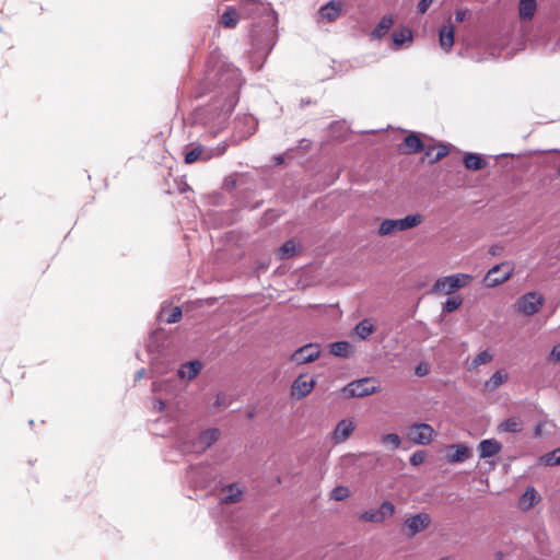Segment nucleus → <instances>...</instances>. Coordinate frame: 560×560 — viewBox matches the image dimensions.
Returning <instances> with one entry per match:
<instances>
[{"instance_id":"obj_1","label":"nucleus","mask_w":560,"mask_h":560,"mask_svg":"<svg viewBox=\"0 0 560 560\" xmlns=\"http://www.w3.org/2000/svg\"><path fill=\"white\" fill-rule=\"evenodd\" d=\"M244 83L245 78L241 69L232 62L225 60L208 62L203 79L195 86L194 96L200 98L210 92L213 95L207 104L192 110V122L201 125L211 135L223 130L240 102Z\"/></svg>"},{"instance_id":"obj_2","label":"nucleus","mask_w":560,"mask_h":560,"mask_svg":"<svg viewBox=\"0 0 560 560\" xmlns=\"http://www.w3.org/2000/svg\"><path fill=\"white\" fill-rule=\"evenodd\" d=\"M272 164H266L254 170V172H234L223 179V188L235 197L233 207L228 210H211L208 212V219L214 229L232 225L241 219V210L244 208H258L260 202L252 205L249 196L255 184L256 177L260 179L264 187L277 189L276 196L280 191L278 188L280 179V153L271 158Z\"/></svg>"},{"instance_id":"obj_3","label":"nucleus","mask_w":560,"mask_h":560,"mask_svg":"<svg viewBox=\"0 0 560 560\" xmlns=\"http://www.w3.org/2000/svg\"><path fill=\"white\" fill-rule=\"evenodd\" d=\"M238 7L242 18L253 21L249 24V62L254 71H260L278 40V12L270 2L262 0H240Z\"/></svg>"},{"instance_id":"obj_4","label":"nucleus","mask_w":560,"mask_h":560,"mask_svg":"<svg viewBox=\"0 0 560 560\" xmlns=\"http://www.w3.org/2000/svg\"><path fill=\"white\" fill-rule=\"evenodd\" d=\"M185 478L189 483V490H247L238 481L224 483L217 467L209 462L190 464Z\"/></svg>"},{"instance_id":"obj_5","label":"nucleus","mask_w":560,"mask_h":560,"mask_svg":"<svg viewBox=\"0 0 560 560\" xmlns=\"http://www.w3.org/2000/svg\"><path fill=\"white\" fill-rule=\"evenodd\" d=\"M145 350L150 355L151 364L158 370L159 374L165 375L174 370L175 360L171 354L168 343L153 330L149 332Z\"/></svg>"},{"instance_id":"obj_6","label":"nucleus","mask_w":560,"mask_h":560,"mask_svg":"<svg viewBox=\"0 0 560 560\" xmlns=\"http://www.w3.org/2000/svg\"><path fill=\"white\" fill-rule=\"evenodd\" d=\"M228 150V141H221L217 147H207L199 142L192 141L187 143L182 151L185 164L196 162H207L213 158L222 156Z\"/></svg>"},{"instance_id":"obj_7","label":"nucleus","mask_w":560,"mask_h":560,"mask_svg":"<svg viewBox=\"0 0 560 560\" xmlns=\"http://www.w3.org/2000/svg\"><path fill=\"white\" fill-rule=\"evenodd\" d=\"M247 526L245 523L231 524L232 540L234 546L247 548L249 552L256 555V560H278L277 548H255L250 545L247 537Z\"/></svg>"},{"instance_id":"obj_8","label":"nucleus","mask_w":560,"mask_h":560,"mask_svg":"<svg viewBox=\"0 0 560 560\" xmlns=\"http://www.w3.org/2000/svg\"><path fill=\"white\" fill-rule=\"evenodd\" d=\"M257 128L258 120L253 114L238 113L233 120V131L230 138L225 139L228 141V147L230 144H238L242 141L247 140L257 131Z\"/></svg>"},{"instance_id":"obj_9","label":"nucleus","mask_w":560,"mask_h":560,"mask_svg":"<svg viewBox=\"0 0 560 560\" xmlns=\"http://www.w3.org/2000/svg\"><path fill=\"white\" fill-rule=\"evenodd\" d=\"M221 438V431L218 427H208L197 432V434L186 442V446L190 453L197 456L203 455L211 448Z\"/></svg>"},{"instance_id":"obj_10","label":"nucleus","mask_w":560,"mask_h":560,"mask_svg":"<svg viewBox=\"0 0 560 560\" xmlns=\"http://www.w3.org/2000/svg\"><path fill=\"white\" fill-rule=\"evenodd\" d=\"M471 276L467 273H456L439 278L432 285L431 293L452 294L456 290L464 288L470 280Z\"/></svg>"},{"instance_id":"obj_11","label":"nucleus","mask_w":560,"mask_h":560,"mask_svg":"<svg viewBox=\"0 0 560 560\" xmlns=\"http://www.w3.org/2000/svg\"><path fill=\"white\" fill-rule=\"evenodd\" d=\"M422 222V215L419 213L409 214L402 219H386L378 229L380 235H390L396 231H406L418 226Z\"/></svg>"},{"instance_id":"obj_12","label":"nucleus","mask_w":560,"mask_h":560,"mask_svg":"<svg viewBox=\"0 0 560 560\" xmlns=\"http://www.w3.org/2000/svg\"><path fill=\"white\" fill-rule=\"evenodd\" d=\"M380 392L377 380L364 377L349 383L342 388L346 397H365Z\"/></svg>"},{"instance_id":"obj_13","label":"nucleus","mask_w":560,"mask_h":560,"mask_svg":"<svg viewBox=\"0 0 560 560\" xmlns=\"http://www.w3.org/2000/svg\"><path fill=\"white\" fill-rule=\"evenodd\" d=\"M512 275L513 267L510 262L504 261L489 269L483 279V283L488 288H493L508 281Z\"/></svg>"},{"instance_id":"obj_14","label":"nucleus","mask_w":560,"mask_h":560,"mask_svg":"<svg viewBox=\"0 0 560 560\" xmlns=\"http://www.w3.org/2000/svg\"><path fill=\"white\" fill-rule=\"evenodd\" d=\"M205 364L201 359L195 358L183 362L175 372L178 382L187 386L188 382L197 377L203 370Z\"/></svg>"},{"instance_id":"obj_15","label":"nucleus","mask_w":560,"mask_h":560,"mask_svg":"<svg viewBox=\"0 0 560 560\" xmlns=\"http://www.w3.org/2000/svg\"><path fill=\"white\" fill-rule=\"evenodd\" d=\"M395 512V506L388 501H384L377 509H371L360 514L362 522L382 523Z\"/></svg>"},{"instance_id":"obj_16","label":"nucleus","mask_w":560,"mask_h":560,"mask_svg":"<svg viewBox=\"0 0 560 560\" xmlns=\"http://www.w3.org/2000/svg\"><path fill=\"white\" fill-rule=\"evenodd\" d=\"M544 298L537 292H529L524 294L517 301V310L524 315H534L541 308Z\"/></svg>"},{"instance_id":"obj_17","label":"nucleus","mask_w":560,"mask_h":560,"mask_svg":"<svg viewBox=\"0 0 560 560\" xmlns=\"http://www.w3.org/2000/svg\"><path fill=\"white\" fill-rule=\"evenodd\" d=\"M434 430L428 423H415L408 429V438L418 445H427L433 439Z\"/></svg>"},{"instance_id":"obj_18","label":"nucleus","mask_w":560,"mask_h":560,"mask_svg":"<svg viewBox=\"0 0 560 560\" xmlns=\"http://www.w3.org/2000/svg\"><path fill=\"white\" fill-rule=\"evenodd\" d=\"M431 523V517L428 513H418L411 516L406 517L404 521V526L406 528V535L408 537H413L420 532L424 530Z\"/></svg>"},{"instance_id":"obj_19","label":"nucleus","mask_w":560,"mask_h":560,"mask_svg":"<svg viewBox=\"0 0 560 560\" xmlns=\"http://www.w3.org/2000/svg\"><path fill=\"white\" fill-rule=\"evenodd\" d=\"M319 354V346L316 343H308L294 351L291 355V360L296 364H304L315 361Z\"/></svg>"},{"instance_id":"obj_20","label":"nucleus","mask_w":560,"mask_h":560,"mask_svg":"<svg viewBox=\"0 0 560 560\" xmlns=\"http://www.w3.org/2000/svg\"><path fill=\"white\" fill-rule=\"evenodd\" d=\"M242 19L241 9L235 5H226L220 15L221 25L228 30H234Z\"/></svg>"},{"instance_id":"obj_21","label":"nucleus","mask_w":560,"mask_h":560,"mask_svg":"<svg viewBox=\"0 0 560 560\" xmlns=\"http://www.w3.org/2000/svg\"><path fill=\"white\" fill-rule=\"evenodd\" d=\"M315 380L306 375H300L292 385V396L298 399L308 395L315 386Z\"/></svg>"},{"instance_id":"obj_22","label":"nucleus","mask_w":560,"mask_h":560,"mask_svg":"<svg viewBox=\"0 0 560 560\" xmlns=\"http://www.w3.org/2000/svg\"><path fill=\"white\" fill-rule=\"evenodd\" d=\"M470 457V450L464 444H452L446 447L448 463H464Z\"/></svg>"},{"instance_id":"obj_23","label":"nucleus","mask_w":560,"mask_h":560,"mask_svg":"<svg viewBox=\"0 0 560 560\" xmlns=\"http://www.w3.org/2000/svg\"><path fill=\"white\" fill-rule=\"evenodd\" d=\"M342 7L341 0H331L319 9L318 14L323 20L334 22L341 14Z\"/></svg>"},{"instance_id":"obj_24","label":"nucleus","mask_w":560,"mask_h":560,"mask_svg":"<svg viewBox=\"0 0 560 560\" xmlns=\"http://www.w3.org/2000/svg\"><path fill=\"white\" fill-rule=\"evenodd\" d=\"M354 423L350 419L339 421L334 430L332 440L336 444L345 442L353 432Z\"/></svg>"},{"instance_id":"obj_25","label":"nucleus","mask_w":560,"mask_h":560,"mask_svg":"<svg viewBox=\"0 0 560 560\" xmlns=\"http://www.w3.org/2000/svg\"><path fill=\"white\" fill-rule=\"evenodd\" d=\"M502 450V444L495 439L482 440L478 445L480 458H488L495 456Z\"/></svg>"},{"instance_id":"obj_26","label":"nucleus","mask_w":560,"mask_h":560,"mask_svg":"<svg viewBox=\"0 0 560 560\" xmlns=\"http://www.w3.org/2000/svg\"><path fill=\"white\" fill-rule=\"evenodd\" d=\"M440 46L448 52L454 45V26L443 25L439 31Z\"/></svg>"},{"instance_id":"obj_27","label":"nucleus","mask_w":560,"mask_h":560,"mask_svg":"<svg viewBox=\"0 0 560 560\" xmlns=\"http://www.w3.org/2000/svg\"><path fill=\"white\" fill-rule=\"evenodd\" d=\"M404 145L406 147V150H400L406 154L418 153L424 150L422 140L416 133L407 136L404 140Z\"/></svg>"},{"instance_id":"obj_28","label":"nucleus","mask_w":560,"mask_h":560,"mask_svg":"<svg viewBox=\"0 0 560 560\" xmlns=\"http://www.w3.org/2000/svg\"><path fill=\"white\" fill-rule=\"evenodd\" d=\"M464 165L467 170L479 171L487 165V161L477 153H466L464 156Z\"/></svg>"},{"instance_id":"obj_29","label":"nucleus","mask_w":560,"mask_h":560,"mask_svg":"<svg viewBox=\"0 0 560 560\" xmlns=\"http://www.w3.org/2000/svg\"><path fill=\"white\" fill-rule=\"evenodd\" d=\"M536 10V0H520L518 14L522 20H532Z\"/></svg>"},{"instance_id":"obj_30","label":"nucleus","mask_w":560,"mask_h":560,"mask_svg":"<svg viewBox=\"0 0 560 560\" xmlns=\"http://www.w3.org/2000/svg\"><path fill=\"white\" fill-rule=\"evenodd\" d=\"M394 19L392 15H385L381 19L376 27L372 31L371 36L373 38H382L393 26Z\"/></svg>"},{"instance_id":"obj_31","label":"nucleus","mask_w":560,"mask_h":560,"mask_svg":"<svg viewBox=\"0 0 560 560\" xmlns=\"http://www.w3.org/2000/svg\"><path fill=\"white\" fill-rule=\"evenodd\" d=\"M280 217V212L275 208H268L264 211L259 220V229L265 230L275 224Z\"/></svg>"},{"instance_id":"obj_32","label":"nucleus","mask_w":560,"mask_h":560,"mask_svg":"<svg viewBox=\"0 0 560 560\" xmlns=\"http://www.w3.org/2000/svg\"><path fill=\"white\" fill-rule=\"evenodd\" d=\"M523 429V423L518 418H509L498 427L500 432L518 433Z\"/></svg>"},{"instance_id":"obj_33","label":"nucleus","mask_w":560,"mask_h":560,"mask_svg":"<svg viewBox=\"0 0 560 560\" xmlns=\"http://www.w3.org/2000/svg\"><path fill=\"white\" fill-rule=\"evenodd\" d=\"M540 501L539 492H523L518 500V506L521 510L526 511L534 506V504Z\"/></svg>"},{"instance_id":"obj_34","label":"nucleus","mask_w":560,"mask_h":560,"mask_svg":"<svg viewBox=\"0 0 560 560\" xmlns=\"http://www.w3.org/2000/svg\"><path fill=\"white\" fill-rule=\"evenodd\" d=\"M354 331L360 339L364 340L374 331V326L370 319L365 318L355 326Z\"/></svg>"},{"instance_id":"obj_35","label":"nucleus","mask_w":560,"mask_h":560,"mask_svg":"<svg viewBox=\"0 0 560 560\" xmlns=\"http://www.w3.org/2000/svg\"><path fill=\"white\" fill-rule=\"evenodd\" d=\"M232 399L225 393H218L214 397V401L212 404L213 411H221L231 406Z\"/></svg>"},{"instance_id":"obj_36","label":"nucleus","mask_w":560,"mask_h":560,"mask_svg":"<svg viewBox=\"0 0 560 560\" xmlns=\"http://www.w3.org/2000/svg\"><path fill=\"white\" fill-rule=\"evenodd\" d=\"M508 380V374L502 373L501 371H497L492 374V376L486 382V387L490 390H494L500 387Z\"/></svg>"},{"instance_id":"obj_37","label":"nucleus","mask_w":560,"mask_h":560,"mask_svg":"<svg viewBox=\"0 0 560 560\" xmlns=\"http://www.w3.org/2000/svg\"><path fill=\"white\" fill-rule=\"evenodd\" d=\"M539 463L545 466L560 465V447L542 455L539 458Z\"/></svg>"},{"instance_id":"obj_38","label":"nucleus","mask_w":560,"mask_h":560,"mask_svg":"<svg viewBox=\"0 0 560 560\" xmlns=\"http://www.w3.org/2000/svg\"><path fill=\"white\" fill-rule=\"evenodd\" d=\"M350 345L347 341H337L330 345V352L337 357H348Z\"/></svg>"},{"instance_id":"obj_39","label":"nucleus","mask_w":560,"mask_h":560,"mask_svg":"<svg viewBox=\"0 0 560 560\" xmlns=\"http://www.w3.org/2000/svg\"><path fill=\"white\" fill-rule=\"evenodd\" d=\"M393 43L396 47H400L406 40H410L412 38L411 32L409 30L395 31L392 34Z\"/></svg>"},{"instance_id":"obj_40","label":"nucleus","mask_w":560,"mask_h":560,"mask_svg":"<svg viewBox=\"0 0 560 560\" xmlns=\"http://www.w3.org/2000/svg\"><path fill=\"white\" fill-rule=\"evenodd\" d=\"M225 242L236 247H241L245 243V237L243 234H237L232 230L225 233Z\"/></svg>"},{"instance_id":"obj_41","label":"nucleus","mask_w":560,"mask_h":560,"mask_svg":"<svg viewBox=\"0 0 560 560\" xmlns=\"http://www.w3.org/2000/svg\"><path fill=\"white\" fill-rule=\"evenodd\" d=\"M463 303V299L457 296H452L446 300V302L443 304V312L445 313H452L456 311Z\"/></svg>"},{"instance_id":"obj_42","label":"nucleus","mask_w":560,"mask_h":560,"mask_svg":"<svg viewBox=\"0 0 560 560\" xmlns=\"http://www.w3.org/2000/svg\"><path fill=\"white\" fill-rule=\"evenodd\" d=\"M184 313L182 306H175L170 311V313L166 316L165 322L167 324H177L183 319Z\"/></svg>"},{"instance_id":"obj_43","label":"nucleus","mask_w":560,"mask_h":560,"mask_svg":"<svg viewBox=\"0 0 560 560\" xmlns=\"http://www.w3.org/2000/svg\"><path fill=\"white\" fill-rule=\"evenodd\" d=\"M298 253V244L293 241H287L282 244V258H288Z\"/></svg>"},{"instance_id":"obj_44","label":"nucleus","mask_w":560,"mask_h":560,"mask_svg":"<svg viewBox=\"0 0 560 560\" xmlns=\"http://www.w3.org/2000/svg\"><path fill=\"white\" fill-rule=\"evenodd\" d=\"M492 360V355L487 351L479 352L472 360L471 365L477 368L482 364H487Z\"/></svg>"},{"instance_id":"obj_45","label":"nucleus","mask_w":560,"mask_h":560,"mask_svg":"<svg viewBox=\"0 0 560 560\" xmlns=\"http://www.w3.org/2000/svg\"><path fill=\"white\" fill-rule=\"evenodd\" d=\"M383 444H389L393 450H396L400 446V438L396 433H388L382 438Z\"/></svg>"},{"instance_id":"obj_46","label":"nucleus","mask_w":560,"mask_h":560,"mask_svg":"<svg viewBox=\"0 0 560 560\" xmlns=\"http://www.w3.org/2000/svg\"><path fill=\"white\" fill-rule=\"evenodd\" d=\"M448 154V148L444 144H439L435 147L434 156L431 158L430 163H436L441 159L445 158Z\"/></svg>"},{"instance_id":"obj_47","label":"nucleus","mask_w":560,"mask_h":560,"mask_svg":"<svg viewBox=\"0 0 560 560\" xmlns=\"http://www.w3.org/2000/svg\"><path fill=\"white\" fill-rule=\"evenodd\" d=\"M243 492H231L229 495L224 497L223 499H220V502L222 504H231L236 503L242 500Z\"/></svg>"},{"instance_id":"obj_48","label":"nucleus","mask_w":560,"mask_h":560,"mask_svg":"<svg viewBox=\"0 0 560 560\" xmlns=\"http://www.w3.org/2000/svg\"><path fill=\"white\" fill-rule=\"evenodd\" d=\"M425 458V452L424 451H417L410 456V464L412 466H418L424 462Z\"/></svg>"},{"instance_id":"obj_49","label":"nucleus","mask_w":560,"mask_h":560,"mask_svg":"<svg viewBox=\"0 0 560 560\" xmlns=\"http://www.w3.org/2000/svg\"><path fill=\"white\" fill-rule=\"evenodd\" d=\"M433 1L434 0H420L417 7L418 12L420 14H424L430 8V5L433 3Z\"/></svg>"},{"instance_id":"obj_50","label":"nucleus","mask_w":560,"mask_h":560,"mask_svg":"<svg viewBox=\"0 0 560 560\" xmlns=\"http://www.w3.org/2000/svg\"><path fill=\"white\" fill-rule=\"evenodd\" d=\"M153 408L158 412H163L166 409V402L163 399H155L153 401Z\"/></svg>"},{"instance_id":"obj_51","label":"nucleus","mask_w":560,"mask_h":560,"mask_svg":"<svg viewBox=\"0 0 560 560\" xmlns=\"http://www.w3.org/2000/svg\"><path fill=\"white\" fill-rule=\"evenodd\" d=\"M503 252V246L500 244H494L489 248V254L491 256H499Z\"/></svg>"},{"instance_id":"obj_52","label":"nucleus","mask_w":560,"mask_h":560,"mask_svg":"<svg viewBox=\"0 0 560 560\" xmlns=\"http://www.w3.org/2000/svg\"><path fill=\"white\" fill-rule=\"evenodd\" d=\"M350 492H331L330 499L335 501H342L349 497Z\"/></svg>"},{"instance_id":"obj_53","label":"nucleus","mask_w":560,"mask_h":560,"mask_svg":"<svg viewBox=\"0 0 560 560\" xmlns=\"http://www.w3.org/2000/svg\"><path fill=\"white\" fill-rule=\"evenodd\" d=\"M415 373L418 375V376H424L429 373V369L425 364H419L416 370H415Z\"/></svg>"},{"instance_id":"obj_54","label":"nucleus","mask_w":560,"mask_h":560,"mask_svg":"<svg viewBox=\"0 0 560 560\" xmlns=\"http://www.w3.org/2000/svg\"><path fill=\"white\" fill-rule=\"evenodd\" d=\"M550 357L555 361H560V345H557L552 348Z\"/></svg>"},{"instance_id":"obj_55","label":"nucleus","mask_w":560,"mask_h":560,"mask_svg":"<svg viewBox=\"0 0 560 560\" xmlns=\"http://www.w3.org/2000/svg\"><path fill=\"white\" fill-rule=\"evenodd\" d=\"M272 253L276 260H280V244L275 241L272 244Z\"/></svg>"},{"instance_id":"obj_56","label":"nucleus","mask_w":560,"mask_h":560,"mask_svg":"<svg viewBox=\"0 0 560 560\" xmlns=\"http://www.w3.org/2000/svg\"><path fill=\"white\" fill-rule=\"evenodd\" d=\"M424 155L429 159V161L431 160V158L434 156V152H435V145H430L428 148L424 147Z\"/></svg>"},{"instance_id":"obj_57","label":"nucleus","mask_w":560,"mask_h":560,"mask_svg":"<svg viewBox=\"0 0 560 560\" xmlns=\"http://www.w3.org/2000/svg\"><path fill=\"white\" fill-rule=\"evenodd\" d=\"M145 373H147V370H145L144 368H141L140 370H138V371L136 372V374H135V382H138V381H140L141 378H143V377H144V375H145Z\"/></svg>"},{"instance_id":"obj_58","label":"nucleus","mask_w":560,"mask_h":560,"mask_svg":"<svg viewBox=\"0 0 560 560\" xmlns=\"http://www.w3.org/2000/svg\"><path fill=\"white\" fill-rule=\"evenodd\" d=\"M466 18V12L463 10H457L455 13V20L456 22H463Z\"/></svg>"},{"instance_id":"obj_59","label":"nucleus","mask_w":560,"mask_h":560,"mask_svg":"<svg viewBox=\"0 0 560 560\" xmlns=\"http://www.w3.org/2000/svg\"><path fill=\"white\" fill-rule=\"evenodd\" d=\"M540 433H541V425H540V424H538V425H536V428H535V435H536V436H539V435H540Z\"/></svg>"},{"instance_id":"obj_60","label":"nucleus","mask_w":560,"mask_h":560,"mask_svg":"<svg viewBox=\"0 0 560 560\" xmlns=\"http://www.w3.org/2000/svg\"><path fill=\"white\" fill-rule=\"evenodd\" d=\"M273 275H275V276L280 275V265H278V266L273 269Z\"/></svg>"},{"instance_id":"obj_61","label":"nucleus","mask_w":560,"mask_h":560,"mask_svg":"<svg viewBox=\"0 0 560 560\" xmlns=\"http://www.w3.org/2000/svg\"><path fill=\"white\" fill-rule=\"evenodd\" d=\"M273 479L277 483H280V474H276Z\"/></svg>"},{"instance_id":"obj_62","label":"nucleus","mask_w":560,"mask_h":560,"mask_svg":"<svg viewBox=\"0 0 560 560\" xmlns=\"http://www.w3.org/2000/svg\"><path fill=\"white\" fill-rule=\"evenodd\" d=\"M332 490L339 491V490H348V489L342 486H337Z\"/></svg>"},{"instance_id":"obj_63","label":"nucleus","mask_w":560,"mask_h":560,"mask_svg":"<svg viewBox=\"0 0 560 560\" xmlns=\"http://www.w3.org/2000/svg\"><path fill=\"white\" fill-rule=\"evenodd\" d=\"M502 556H503L502 552H497V555H495L497 559L495 560H501Z\"/></svg>"},{"instance_id":"obj_64","label":"nucleus","mask_w":560,"mask_h":560,"mask_svg":"<svg viewBox=\"0 0 560 560\" xmlns=\"http://www.w3.org/2000/svg\"><path fill=\"white\" fill-rule=\"evenodd\" d=\"M28 425H30V427H33V425H34V420H33V419L28 420Z\"/></svg>"}]
</instances>
